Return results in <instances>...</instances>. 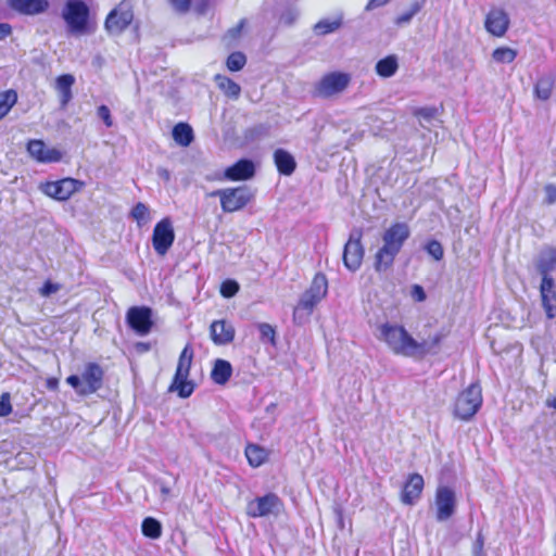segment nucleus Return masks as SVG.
Returning <instances> with one entry per match:
<instances>
[{"label":"nucleus","instance_id":"nucleus-54","mask_svg":"<svg viewBox=\"0 0 556 556\" xmlns=\"http://www.w3.org/2000/svg\"><path fill=\"white\" fill-rule=\"evenodd\" d=\"M11 33V26L5 23H0V40L5 38Z\"/></svg>","mask_w":556,"mask_h":556},{"label":"nucleus","instance_id":"nucleus-42","mask_svg":"<svg viewBox=\"0 0 556 556\" xmlns=\"http://www.w3.org/2000/svg\"><path fill=\"white\" fill-rule=\"evenodd\" d=\"M426 250L435 261H440L443 257L444 251L441 243L437 240H432L427 243Z\"/></svg>","mask_w":556,"mask_h":556},{"label":"nucleus","instance_id":"nucleus-20","mask_svg":"<svg viewBox=\"0 0 556 556\" xmlns=\"http://www.w3.org/2000/svg\"><path fill=\"white\" fill-rule=\"evenodd\" d=\"M211 338L217 345L230 343L235 338V328L225 320H215L210 327Z\"/></svg>","mask_w":556,"mask_h":556},{"label":"nucleus","instance_id":"nucleus-30","mask_svg":"<svg viewBox=\"0 0 556 556\" xmlns=\"http://www.w3.org/2000/svg\"><path fill=\"white\" fill-rule=\"evenodd\" d=\"M399 68L397 58L395 55H388L381 59L376 64V73L383 78L393 76Z\"/></svg>","mask_w":556,"mask_h":556},{"label":"nucleus","instance_id":"nucleus-22","mask_svg":"<svg viewBox=\"0 0 556 556\" xmlns=\"http://www.w3.org/2000/svg\"><path fill=\"white\" fill-rule=\"evenodd\" d=\"M254 175V165L249 160H240L225 172V177L229 180H245Z\"/></svg>","mask_w":556,"mask_h":556},{"label":"nucleus","instance_id":"nucleus-28","mask_svg":"<svg viewBox=\"0 0 556 556\" xmlns=\"http://www.w3.org/2000/svg\"><path fill=\"white\" fill-rule=\"evenodd\" d=\"M232 374L231 364L225 359H216L211 372L212 380L217 384H225Z\"/></svg>","mask_w":556,"mask_h":556},{"label":"nucleus","instance_id":"nucleus-16","mask_svg":"<svg viewBox=\"0 0 556 556\" xmlns=\"http://www.w3.org/2000/svg\"><path fill=\"white\" fill-rule=\"evenodd\" d=\"M361 239V231H354L351 233L350 239L344 247L343 263L344 266L352 271L359 268L364 257V249Z\"/></svg>","mask_w":556,"mask_h":556},{"label":"nucleus","instance_id":"nucleus-34","mask_svg":"<svg viewBox=\"0 0 556 556\" xmlns=\"http://www.w3.org/2000/svg\"><path fill=\"white\" fill-rule=\"evenodd\" d=\"M141 530L144 536L153 540L159 539L162 535V526L160 521L152 517L143 519Z\"/></svg>","mask_w":556,"mask_h":556},{"label":"nucleus","instance_id":"nucleus-49","mask_svg":"<svg viewBox=\"0 0 556 556\" xmlns=\"http://www.w3.org/2000/svg\"><path fill=\"white\" fill-rule=\"evenodd\" d=\"M545 192V202L547 204H553L556 202V186L553 184H548L544 188Z\"/></svg>","mask_w":556,"mask_h":556},{"label":"nucleus","instance_id":"nucleus-5","mask_svg":"<svg viewBox=\"0 0 556 556\" xmlns=\"http://www.w3.org/2000/svg\"><path fill=\"white\" fill-rule=\"evenodd\" d=\"M193 358V351L190 345H186L180 353L176 374L170 386L172 391H177L178 395L186 399L193 392V383L188 380L189 371Z\"/></svg>","mask_w":556,"mask_h":556},{"label":"nucleus","instance_id":"nucleus-29","mask_svg":"<svg viewBox=\"0 0 556 556\" xmlns=\"http://www.w3.org/2000/svg\"><path fill=\"white\" fill-rule=\"evenodd\" d=\"M217 87L229 98L238 99L241 93V87L224 75H216L214 78Z\"/></svg>","mask_w":556,"mask_h":556},{"label":"nucleus","instance_id":"nucleus-26","mask_svg":"<svg viewBox=\"0 0 556 556\" xmlns=\"http://www.w3.org/2000/svg\"><path fill=\"white\" fill-rule=\"evenodd\" d=\"M274 161L280 174L289 176L295 169L294 157L286 150L278 149L274 153Z\"/></svg>","mask_w":556,"mask_h":556},{"label":"nucleus","instance_id":"nucleus-19","mask_svg":"<svg viewBox=\"0 0 556 556\" xmlns=\"http://www.w3.org/2000/svg\"><path fill=\"white\" fill-rule=\"evenodd\" d=\"M542 306L547 318L556 317V290L553 278L542 279L540 286Z\"/></svg>","mask_w":556,"mask_h":556},{"label":"nucleus","instance_id":"nucleus-58","mask_svg":"<svg viewBox=\"0 0 556 556\" xmlns=\"http://www.w3.org/2000/svg\"><path fill=\"white\" fill-rule=\"evenodd\" d=\"M160 491H161V493H162V495H163L164 497H167V496H169V494H170V489H169V486H167V485H166V484H164L163 482H161V483H160Z\"/></svg>","mask_w":556,"mask_h":556},{"label":"nucleus","instance_id":"nucleus-13","mask_svg":"<svg viewBox=\"0 0 556 556\" xmlns=\"http://www.w3.org/2000/svg\"><path fill=\"white\" fill-rule=\"evenodd\" d=\"M435 518L438 521L448 520L455 513L456 494L448 486H439L434 498Z\"/></svg>","mask_w":556,"mask_h":556},{"label":"nucleus","instance_id":"nucleus-33","mask_svg":"<svg viewBox=\"0 0 556 556\" xmlns=\"http://www.w3.org/2000/svg\"><path fill=\"white\" fill-rule=\"evenodd\" d=\"M17 92L13 89L0 91V121H2L17 102Z\"/></svg>","mask_w":556,"mask_h":556},{"label":"nucleus","instance_id":"nucleus-57","mask_svg":"<svg viewBox=\"0 0 556 556\" xmlns=\"http://www.w3.org/2000/svg\"><path fill=\"white\" fill-rule=\"evenodd\" d=\"M58 384H59V382H58V379H55V378H50L47 380V387L50 390H56Z\"/></svg>","mask_w":556,"mask_h":556},{"label":"nucleus","instance_id":"nucleus-32","mask_svg":"<svg viewBox=\"0 0 556 556\" xmlns=\"http://www.w3.org/2000/svg\"><path fill=\"white\" fill-rule=\"evenodd\" d=\"M245 456L252 467H260L267 459L268 453L258 445L250 444L245 448Z\"/></svg>","mask_w":556,"mask_h":556},{"label":"nucleus","instance_id":"nucleus-39","mask_svg":"<svg viewBox=\"0 0 556 556\" xmlns=\"http://www.w3.org/2000/svg\"><path fill=\"white\" fill-rule=\"evenodd\" d=\"M247 63V58L241 52H232L226 62L227 68L232 72H238L243 68Z\"/></svg>","mask_w":556,"mask_h":556},{"label":"nucleus","instance_id":"nucleus-17","mask_svg":"<svg viewBox=\"0 0 556 556\" xmlns=\"http://www.w3.org/2000/svg\"><path fill=\"white\" fill-rule=\"evenodd\" d=\"M29 155L39 163H56L62 159V152L49 148L42 140H30L27 144Z\"/></svg>","mask_w":556,"mask_h":556},{"label":"nucleus","instance_id":"nucleus-31","mask_svg":"<svg viewBox=\"0 0 556 556\" xmlns=\"http://www.w3.org/2000/svg\"><path fill=\"white\" fill-rule=\"evenodd\" d=\"M173 138L181 147H188L193 140L192 128L186 123H179L173 128Z\"/></svg>","mask_w":556,"mask_h":556},{"label":"nucleus","instance_id":"nucleus-37","mask_svg":"<svg viewBox=\"0 0 556 556\" xmlns=\"http://www.w3.org/2000/svg\"><path fill=\"white\" fill-rule=\"evenodd\" d=\"M517 56L516 50L508 47H501L493 51L492 59L496 63H511Z\"/></svg>","mask_w":556,"mask_h":556},{"label":"nucleus","instance_id":"nucleus-35","mask_svg":"<svg viewBox=\"0 0 556 556\" xmlns=\"http://www.w3.org/2000/svg\"><path fill=\"white\" fill-rule=\"evenodd\" d=\"M342 24V20L340 17H337V18H325V20H321L319 21L315 26H314V30L317 35H327V34H330V33H333L336 31L337 29L340 28Z\"/></svg>","mask_w":556,"mask_h":556},{"label":"nucleus","instance_id":"nucleus-6","mask_svg":"<svg viewBox=\"0 0 556 556\" xmlns=\"http://www.w3.org/2000/svg\"><path fill=\"white\" fill-rule=\"evenodd\" d=\"M481 404V388L479 384L472 383L458 394L454 406L455 416L468 420L478 412Z\"/></svg>","mask_w":556,"mask_h":556},{"label":"nucleus","instance_id":"nucleus-50","mask_svg":"<svg viewBox=\"0 0 556 556\" xmlns=\"http://www.w3.org/2000/svg\"><path fill=\"white\" fill-rule=\"evenodd\" d=\"M412 296L418 301V302H422L425 301L426 299V293L422 289V287L418 286V285H415L413 287V290H412Z\"/></svg>","mask_w":556,"mask_h":556},{"label":"nucleus","instance_id":"nucleus-15","mask_svg":"<svg viewBox=\"0 0 556 556\" xmlns=\"http://www.w3.org/2000/svg\"><path fill=\"white\" fill-rule=\"evenodd\" d=\"M126 318L130 328L139 336H147L153 326L152 311L146 306L130 307Z\"/></svg>","mask_w":556,"mask_h":556},{"label":"nucleus","instance_id":"nucleus-12","mask_svg":"<svg viewBox=\"0 0 556 556\" xmlns=\"http://www.w3.org/2000/svg\"><path fill=\"white\" fill-rule=\"evenodd\" d=\"M281 507L282 503L280 498L276 494L269 493L251 501L247 506V513L250 517L258 518L268 515H277Z\"/></svg>","mask_w":556,"mask_h":556},{"label":"nucleus","instance_id":"nucleus-45","mask_svg":"<svg viewBox=\"0 0 556 556\" xmlns=\"http://www.w3.org/2000/svg\"><path fill=\"white\" fill-rule=\"evenodd\" d=\"M299 16V12L294 8H288L280 16V23L290 26L292 25Z\"/></svg>","mask_w":556,"mask_h":556},{"label":"nucleus","instance_id":"nucleus-52","mask_svg":"<svg viewBox=\"0 0 556 556\" xmlns=\"http://www.w3.org/2000/svg\"><path fill=\"white\" fill-rule=\"evenodd\" d=\"M244 24H245V20H241L240 23L228 30V35L231 37V38H236L240 35L242 28L244 27Z\"/></svg>","mask_w":556,"mask_h":556},{"label":"nucleus","instance_id":"nucleus-36","mask_svg":"<svg viewBox=\"0 0 556 556\" xmlns=\"http://www.w3.org/2000/svg\"><path fill=\"white\" fill-rule=\"evenodd\" d=\"M422 5L424 1L412 2L409 4V8L395 18V24L397 26L409 24L412 18L421 10Z\"/></svg>","mask_w":556,"mask_h":556},{"label":"nucleus","instance_id":"nucleus-41","mask_svg":"<svg viewBox=\"0 0 556 556\" xmlns=\"http://www.w3.org/2000/svg\"><path fill=\"white\" fill-rule=\"evenodd\" d=\"M257 328L261 333L262 340H268L273 344H275L276 330L271 325H269L267 323H261L257 325Z\"/></svg>","mask_w":556,"mask_h":556},{"label":"nucleus","instance_id":"nucleus-38","mask_svg":"<svg viewBox=\"0 0 556 556\" xmlns=\"http://www.w3.org/2000/svg\"><path fill=\"white\" fill-rule=\"evenodd\" d=\"M131 216L135 220H137L138 225H146L150 222V211L149 207L144 203H137L132 211Z\"/></svg>","mask_w":556,"mask_h":556},{"label":"nucleus","instance_id":"nucleus-51","mask_svg":"<svg viewBox=\"0 0 556 556\" xmlns=\"http://www.w3.org/2000/svg\"><path fill=\"white\" fill-rule=\"evenodd\" d=\"M156 175L165 184L169 182L170 180V172L167 168L157 167Z\"/></svg>","mask_w":556,"mask_h":556},{"label":"nucleus","instance_id":"nucleus-55","mask_svg":"<svg viewBox=\"0 0 556 556\" xmlns=\"http://www.w3.org/2000/svg\"><path fill=\"white\" fill-rule=\"evenodd\" d=\"M390 0H370V2L368 3L367 5V9H371V8H376V7H381V5H384L389 2Z\"/></svg>","mask_w":556,"mask_h":556},{"label":"nucleus","instance_id":"nucleus-8","mask_svg":"<svg viewBox=\"0 0 556 556\" xmlns=\"http://www.w3.org/2000/svg\"><path fill=\"white\" fill-rule=\"evenodd\" d=\"M89 9L80 0H68L63 10V18L71 33L76 35L85 34L87 30Z\"/></svg>","mask_w":556,"mask_h":556},{"label":"nucleus","instance_id":"nucleus-4","mask_svg":"<svg viewBox=\"0 0 556 556\" xmlns=\"http://www.w3.org/2000/svg\"><path fill=\"white\" fill-rule=\"evenodd\" d=\"M103 370L96 363H88L81 375L67 377L66 382L79 395H89L98 391L102 386Z\"/></svg>","mask_w":556,"mask_h":556},{"label":"nucleus","instance_id":"nucleus-27","mask_svg":"<svg viewBox=\"0 0 556 556\" xmlns=\"http://www.w3.org/2000/svg\"><path fill=\"white\" fill-rule=\"evenodd\" d=\"M446 337V332L443 330L429 336L427 339H422L420 342L417 341L416 355H424L427 353L435 352L441 341Z\"/></svg>","mask_w":556,"mask_h":556},{"label":"nucleus","instance_id":"nucleus-21","mask_svg":"<svg viewBox=\"0 0 556 556\" xmlns=\"http://www.w3.org/2000/svg\"><path fill=\"white\" fill-rule=\"evenodd\" d=\"M422 489L424 478L419 473L410 475L402 492V502L413 505L420 497Z\"/></svg>","mask_w":556,"mask_h":556},{"label":"nucleus","instance_id":"nucleus-56","mask_svg":"<svg viewBox=\"0 0 556 556\" xmlns=\"http://www.w3.org/2000/svg\"><path fill=\"white\" fill-rule=\"evenodd\" d=\"M207 8H208V3L206 1H203L197 5V11L200 14H205Z\"/></svg>","mask_w":556,"mask_h":556},{"label":"nucleus","instance_id":"nucleus-43","mask_svg":"<svg viewBox=\"0 0 556 556\" xmlns=\"http://www.w3.org/2000/svg\"><path fill=\"white\" fill-rule=\"evenodd\" d=\"M239 291V285L235 280H226L222 283L220 293L225 298H231Z\"/></svg>","mask_w":556,"mask_h":556},{"label":"nucleus","instance_id":"nucleus-25","mask_svg":"<svg viewBox=\"0 0 556 556\" xmlns=\"http://www.w3.org/2000/svg\"><path fill=\"white\" fill-rule=\"evenodd\" d=\"M75 78L71 74H64L56 78L55 89L59 92L61 105L64 108L72 99V87Z\"/></svg>","mask_w":556,"mask_h":556},{"label":"nucleus","instance_id":"nucleus-1","mask_svg":"<svg viewBox=\"0 0 556 556\" xmlns=\"http://www.w3.org/2000/svg\"><path fill=\"white\" fill-rule=\"evenodd\" d=\"M410 230L406 223H394L382 233V247L375 254L374 267L377 271H386L392 267L395 256L409 238Z\"/></svg>","mask_w":556,"mask_h":556},{"label":"nucleus","instance_id":"nucleus-10","mask_svg":"<svg viewBox=\"0 0 556 556\" xmlns=\"http://www.w3.org/2000/svg\"><path fill=\"white\" fill-rule=\"evenodd\" d=\"M132 18L131 4L127 1H122L109 13L104 26L111 35H119L128 27Z\"/></svg>","mask_w":556,"mask_h":556},{"label":"nucleus","instance_id":"nucleus-53","mask_svg":"<svg viewBox=\"0 0 556 556\" xmlns=\"http://www.w3.org/2000/svg\"><path fill=\"white\" fill-rule=\"evenodd\" d=\"M482 548H483V539H482L481 533H479L478 538H477V540H476V542L473 544V554L476 556L481 555Z\"/></svg>","mask_w":556,"mask_h":556},{"label":"nucleus","instance_id":"nucleus-14","mask_svg":"<svg viewBox=\"0 0 556 556\" xmlns=\"http://www.w3.org/2000/svg\"><path fill=\"white\" fill-rule=\"evenodd\" d=\"M175 240V232L169 218L159 222L153 230L152 242L159 255H165Z\"/></svg>","mask_w":556,"mask_h":556},{"label":"nucleus","instance_id":"nucleus-9","mask_svg":"<svg viewBox=\"0 0 556 556\" xmlns=\"http://www.w3.org/2000/svg\"><path fill=\"white\" fill-rule=\"evenodd\" d=\"M84 187V182L74 178L40 184L39 190L47 197L58 201H66Z\"/></svg>","mask_w":556,"mask_h":556},{"label":"nucleus","instance_id":"nucleus-23","mask_svg":"<svg viewBox=\"0 0 556 556\" xmlns=\"http://www.w3.org/2000/svg\"><path fill=\"white\" fill-rule=\"evenodd\" d=\"M9 4L12 9L29 15L41 13L48 8L47 0H9Z\"/></svg>","mask_w":556,"mask_h":556},{"label":"nucleus","instance_id":"nucleus-24","mask_svg":"<svg viewBox=\"0 0 556 556\" xmlns=\"http://www.w3.org/2000/svg\"><path fill=\"white\" fill-rule=\"evenodd\" d=\"M536 267L542 279L552 278L549 274L556 269V250L548 248L542 251Z\"/></svg>","mask_w":556,"mask_h":556},{"label":"nucleus","instance_id":"nucleus-44","mask_svg":"<svg viewBox=\"0 0 556 556\" xmlns=\"http://www.w3.org/2000/svg\"><path fill=\"white\" fill-rule=\"evenodd\" d=\"M172 9L179 13L185 14L190 10L191 0H168Z\"/></svg>","mask_w":556,"mask_h":556},{"label":"nucleus","instance_id":"nucleus-48","mask_svg":"<svg viewBox=\"0 0 556 556\" xmlns=\"http://www.w3.org/2000/svg\"><path fill=\"white\" fill-rule=\"evenodd\" d=\"M61 289V286L59 283H54L51 281H47L42 288L39 290L40 294L42 296H50L51 294L58 292Z\"/></svg>","mask_w":556,"mask_h":556},{"label":"nucleus","instance_id":"nucleus-3","mask_svg":"<svg viewBox=\"0 0 556 556\" xmlns=\"http://www.w3.org/2000/svg\"><path fill=\"white\" fill-rule=\"evenodd\" d=\"M328 292V281L325 275L316 274L311 287L302 294L293 312L294 320H301L308 317L314 307L326 296Z\"/></svg>","mask_w":556,"mask_h":556},{"label":"nucleus","instance_id":"nucleus-40","mask_svg":"<svg viewBox=\"0 0 556 556\" xmlns=\"http://www.w3.org/2000/svg\"><path fill=\"white\" fill-rule=\"evenodd\" d=\"M553 81L548 78L540 79L535 85V94L541 100H547L551 97Z\"/></svg>","mask_w":556,"mask_h":556},{"label":"nucleus","instance_id":"nucleus-7","mask_svg":"<svg viewBox=\"0 0 556 556\" xmlns=\"http://www.w3.org/2000/svg\"><path fill=\"white\" fill-rule=\"evenodd\" d=\"M211 195L219 197L220 206L223 211L227 213L243 208L254 197L251 189L245 186L216 190L212 192Z\"/></svg>","mask_w":556,"mask_h":556},{"label":"nucleus","instance_id":"nucleus-18","mask_svg":"<svg viewBox=\"0 0 556 556\" xmlns=\"http://www.w3.org/2000/svg\"><path fill=\"white\" fill-rule=\"evenodd\" d=\"M508 25L509 18L503 9L493 8L486 14L484 26L490 34L502 37L506 33Z\"/></svg>","mask_w":556,"mask_h":556},{"label":"nucleus","instance_id":"nucleus-47","mask_svg":"<svg viewBox=\"0 0 556 556\" xmlns=\"http://www.w3.org/2000/svg\"><path fill=\"white\" fill-rule=\"evenodd\" d=\"M97 114L99 118H101L104 122L106 127H111L113 125L111 112L106 105H100L97 110Z\"/></svg>","mask_w":556,"mask_h":556},{"label":"nucleus","instance_id":"nucleus-46","mask_svg":"<svg viewBox=\"0 0 556 556\" xmlns=\"http://www.w3.org/2000/svg\"><path fill=\"white\" fill-rule=\"evenodd\" d=\"M12 412L10 394L3 393L0 397V417H5Z\"/></svg>","mask_w":556,"mask_h":556},{"label":"nucleus","instance_id":"nucleus-59","mask_svg":"<svg viewBox=\"0 0 556 556\" xmlns=\"http://www.w3.org/2000/svg\"><path fill=\"white\" fill-rule=\"evenodd\" d=\"M546 404L548 407H553L556 409V395L552 400H547Z\"/></svg>","mask_w":556,"mask_h":556},{"label":"nucleus","instance_id":"nucleus-2","mask_svg":"<svg viewBox=\"0 0 556 556\" xmlns=\"http://www.w3.org/2000/svg\"><path fill=\"white\" fill-rule=\"evenodd\" d=\"M376 337L397 355L416 356L417 340H415L404 327L384 323L377 327Z\"/></svg>","mask_w":556,"mask_h":556},{"label":"nucleus","instance_id":"nucleus-11","mask_svg":"<svg viewBox=\"0 0 556 556\" xmlns=\"http://www.w3.org/2000/svg\"><path fill=\"white\" fill-rule=\"evenodd\" d=\"M351 76L346 73L332 72L325 75L316 86V93L323 98H329L346 89Z\"/></svg>","mask_w":556,"mask_h":556}]
</instances>
